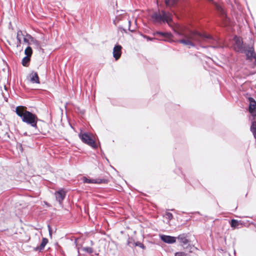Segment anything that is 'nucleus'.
I'll list each match as a JSON object with an SVG mask.
<instances>
[{
    "instance_id": "obj_1",
    "label": "nucleus",
    "mask_w": 256,
    "mask_h": 256,
    "mask_svg": "<svg viewBox=\"0 0 256 256\" xmlns=\"http://www.w3.org/2000/svg\"><path fill=\"white\" fill-rule=\"evenodd\" d=\"M174 32L176 35L182 37V39L177 42L188 46L189 48L194 47L196 43L198 44L202 41L212 40V37L210 35L202 34L196 31L186 32L183 28H180L179 30H174Z\"/></svg>"
},
{
    "instance_id": "obj_2",
    "label": "nucleus",
    "mask_w": 256,
    "mask_h": 256,
    "mask_svg": "<svg viewBox=\"0 0 256 256\" xmlns=\"http://www.w3.org/2000/svg\"><path fill=\"white\" fill-rule=\"evenodd\" d=\"M26 109L24 106H18L16 109V112L23 122L33 128H37V122L39 120L37 116L26 110Z\"/></svg>"
},
{
    "instance_id": "obj_3",
    "label": "nucleus",
    "mask_w": 256,
    "mask_h": 256,
    "mask_svg": "<svg viewBox=\"0 0 256 256\" xmlns=\"http://www.w3.org/2000/svg\"><path fill=\"white\" fill-rule=\"evenodd\" d=\"M151 18L153 22L159 24L165 22L170 24L172 20V14L169 12L163 10H158L154 12L151 16Z\"/></svg>"
},
{
    "instance_id": "obj_4",
    "label": "nucleus",
    "mask_w": 256,
    "mask_h": 256,
    "mask_svg": "<svg viewBox=\"0 0 256 256\" xmlns=\"http://www.w3.org/2000/svg\"><path fill=\"white\" fill-rule=\"evenodd\" d=\"M78 136L82 141L84 144H87L94 148H97V146L95 140H94L92 134L89 132H81L78 134Z\"/></svg>"
},
{
    "instance_id": "obj_5",
    "label": "nucleus",
    "mask_w": 256,
    "mask_h": 256,
    "mask_svg": "<svg viewBox=\"0 0 256 256\" xmlns=\"http://www.w3.org/2000/svg\"><path fill=\"white\" fill-rule=\"evenodd\" d=\"M234 50L243 53L245 51V48L247 46V44L243 43L242 39L236 36L234 38Z\"/></svg>"
},
{
    "instance_id": "obj_6",
    "label": "nucleus",
    "mask_w": 256,
    "mask_h": 256,
    "mask_svg": "<svg viewBox=\"0 0 256 256\" xmlns=\"http://www.w3.org/2000/svg\"><path fill=\"white\" fill-rule=\"evenodd\" d=\"M243 53L246 54L248 60H252L254 59V64L256 65V54L254 52V48L252 46L247 45L245 48V51Z\"/></svg>"
},
{
    "instance_id": "obj_7",
    "label": "nucleus",
    "mask_w": 256,
    "mask_h": 256,
    "mask_svg": "<svg viewBox=\"0 0 256 256\" xmlns=\"http://www.w3.org/2000/svg\"><path fill=\"white\" fill-rule=\"evenodd\" d=\"M249 108L248 111L252 116H256V102L252 98H248Z\"/></svg>"
},
{
    "instance_id": "obj_8",
    "label": "nucleus",
    "mask_w": 256,
    "mask_h": 256,
    "mask_svg": "<svg viewBox=\"0 0 256 256\" xmlns=\"http://www.w3.org/2000/svg\"><path fill=\"white\" fill-rule=\"evenodd\" d=\"M54 196L56 200L60 204H62V201L66 196V192L63 189H61L54 192Z\"/></svg>"
},
{
    "instance_id": "obj_9",
    "label": "nucleus",
    "mask_w": 256,
    "mask_h": 256,
    "mask_svg": "<svg viewBox=\"0 0 256 256\" xmlns=\"http://www.w3.org/2000/svg\"><path fill=\"white\" fill-rule=\"evenodd\" d=\"M122 47L120 45H116L113 50V56L116 60H118L122 54Z\"/></svg>"
},
{
    "instance_id": "obj_10",
    "label": "nucleus",
    "mask_w": 256,
    "mask_h": 256,
    "mask_svg": "<svg viewBox=\"0 0 256 256\" xmlns=\"http://www.w3.org/2000/svg\"><path fill=\"white\" fill-rule=\"evenodd\" d=\"M215 8L217 12L219 13L222 18L224 20L226 21L227 16L225 13V12L222 6L217 4H214Z\"/></svg>"
},
{
    "instance_id": "obj_11",
    "label": "nucleus",
    "mask_w": 256,
    "mask_h": 256,
    "mask_svg": "<svg viewBox=\"0 0 256 256\" xmlns=\"http://www.w3.org/2000/svg\"><path fill=\"white\" fill-rule=\"evenodd\" d=\"M161 240L166 243L173 244L176 241V238L166 235H161Z\"/></svg>"
},
{
    "instance_id": "obj_12",
    "label": "nucleus",
    "mask_w": 256,
    "mask_h": 256,
    "mask_svg": "<svg viewBox=\"0 0 256 256\" xmlns=\"http://www.w3.org/2000/svg\"><path fill=\"white\" fill-rule=\"evenodd\" d=\"M230 224L232 228L234 230L236 228H239L242 226V223L240 220L232 219L230 221Z\"/></svg>"
},
{
    "instance_id": "obj_13",
    "label": "nucleus",
    "mask_w": 256,
    "mask_h": 256,
    "mask_svg": "<svg viewBox=\"0 0 256 256\" xmlns=\"http://www.w3.org/2000/svg\"><path fill=\"white\" fill-rule=\"evenodd\" d=\"M178 239L179 240L180 243L184 246L189 242V240L186 238L184 234H180L178 236Z\"/></svg>"
},
{
    "instance_id": "obj_14",
    "label": "nucleus",
    "mask_w": 256,
    "mask_h": 256,
    "mask_svg": "<svg viewBox=\"0 0 256 256\" xmlns=\"http://www.w3.org/2000/svg\"><path fill=\"white\" fill-rule=\"evenodd\" d=\"M30 81L32 83L40 84L38 74L36 72H32L30 74Z\"/></svg>"
},
{
    "instance_id": "obj_15",
    "label": "nucleus",
    "mask_w": 256,
    "mask_h": 256,
    "mask_svg": "<svg viewBox=\"0 0 256 256\" xmlns=\"http://www.w3.org/2000/svg\"><path fill=\"white\" fill-rule=\"evenodd\" d=\"M48 242V240L46 238H44L42 239V242L39 246L36 247L34 250H39L41 251L42 250H43L46 246V245Z\"/></svg>"
},
{
    "instance_id": "obj_16",
    "label": "nucleus",
    "mask_w": 256,
    "mask_h": 256,
    "mask_svg": "<svg viewBox=\"0 0 256 256\" xmlns=\"http://www.w3.org/2000/svg\"><path fill=\"white\" fill-rule=\"evenodd\" d=\"M154 36H163L164 38H169L171 36L170 33L168 32H156L154 33Z\"/></svg>"
},
{
    "instance_id": "obj_17",
    "label": "nucleus",
    "mask_w": 256,
    "mask_h": 256,
    "mask_svg": "<svg viewBox=\"0 0 256 256\" xmlns=\"http://www.w3.org/2000/svg\"><path fill=\"white\" fill-rule=\"evenodd\" d=\"M83 182L84 183L87 184H99L100 182L97 181L96 180L94 179H88L86 178V177L83 178Z\"/></svg>"
},
{
    "instance_id": "obj_18",
    "label": "nucleus",
    "mask_w": 256,
    "mask_h": 256,
    "mask_svg": "<svg viewBox=\"0 0 256 256\" xmlns=\"http://www.w3.org/2000/svg\"><path fill=\"white\" fill-rule=\"evenodd\" d=\"M250 131L252 132L254 138L256 139V122H252L250 126Z\"/></svg>"
},
{
    "instance_id": "obj_19",
    "label": "nucleus",
    "mask_w": 256,
    "mask_h": 256,
    "mask_svg": "<svg viewBox=\"0 0 256 256\" xmlns=\"http://www.w3.org/2000/svg\"><path fill=\"white\" fill-rule=\"evenodd\" d=\"M26 36L29 38H30L32 42H33L34 44L36 47L38 48H40V43L37 40H34L30 34H26Z\"/></svg>"
},
{
    "instance_id": "obj_20",
    "label": "nucleus",
    "mask_w": 256,
    "mask_h": 256,
    "mask_svg": "<svg viewBox=\"0 0 256 256\" xmlns=\"http://www.w3.org/2000/svg\"><path fill=\"white\" fill-rule=\"evenodd\" d=\"M32 53V48L30 46H28L25 50H24V54L26 55V56H28L30 57Z\"/></svg>"
},
{
    "instance_id": "obj_21",
    "label": "nucleus",
    "mask_w": 256,
    "mask_h": 256,
    "mask_svg": "<svg viewBox=\"0 0 256 256\" xmlns=\"http://www.w3.org/2000/svg\"><path fill=\"white\" fill-rule=\"evenodd\" d=\"M30 60V57L28 56H24L22 60V64L24 66H26Z\"/></svg>"
},
{
    "instance_id": "obj_22",
    "label": "nucleus",
    "mask_w": 256,
    "mask_h": 256,
    "mask_svg": "<svg viewBox=\"0 0 256 256\" xmlns=\"http://www.w3.org/2000/svg\"><path fill=\"white\" fill-rule=\"evenodd\" d=\"M134 243H136L134 242V239L132 238H128L127 240V244L130 247H132L134 246Z\"/></svg>"
},
{
    "instance_id": "obj_23",
    "label": "nucleus",
    "mask_w": 256,
    "mask_h": 256,
    "mask_svg": "<svg viewBox=\"0 0 256 256\" xmlns=\"http://www.w3.org/2000/svg\"><path fill=\"white\" fill-rule=\"evenodd\" d=\"M82 250L89 254H91L93 252H94V250H93V248L91 247H84V248H82Z\"/></svg>"
},
{
    "instance_id": "obj_24",
    "label": "nucleus",
    "mask_w": 256,
    "mask_h": 256,
    "mask_svg": "<svg viewBox=\"0 0 256 256\" xmlns=\"http://www.w3.org/2000/svg\"><path fill=\"white\" fill-rule=\"evenodd\" d=\"M176 0H164L165 3L167 6H171L176 2Z\"/></svg>"
},
{
    "instance_id": "obj_25",
    "label": "nucleus",
    "mask_w": 256,
    "mask_h": 256,
    "mask_svg": "<svg viewBox=\"0 0 256 256\" xmlns=\"http://www.w3.org/2000/svg\"><path fill=\"white\" fill-rule=\"evenodd\" d=\"M134 246H139L144 250L146 248V246L144 245V244H142V243H141L140 242H136V243H134Z\"/></svg>"
},
{
    "instance_id": "obj_26",
    "label": "nucleus",
    "mask_w": 256,
    "mask_h": 256,
    "mask_svg": "<svg viewBox=\"0 0 256 256\" xmlns=\"http://www.w3.org/2000/svg\"><path fill=\"white\" fill-rule=\"evenodd\" d=\"M166 218H167L170 220L173 218L172 214L170 212H168L166 214Z\"/></svg>"
},
{
    "instance_id": "obj_27",
    "label": "nucleus",
    "mask_w": 256,
    "mask_h": 256,
    "mask_svg": "<svg viewBox=\"0 0 256 256\" xmlns=\"http://www.w3.org/2000/svg\"><path fill=\"white\" fill-rule=\"evenodd\" d=\"M22 36H24V34L21 30H19L17 32L16 38H22Z\"/></svg>"
},
{
    "instance_id": "obj_28",
    "label": "nucleus",
    "mask_w": 256,
    "mask_h": 256,
    "mask_svg": "<svg viewBox=\"0 0 256 256\" xmlns=\"http://www.w3.org/2000/svg\"><path fill=\"white\" fill-rule=\"evenodd\" d=\"M175 256H187V254L184 252H177L175 254Z\"/></svg>"
},
{
    "instance_id": "obj_29",
    "label": "nucleus",
    "mask_w": 256,
    "mask_h": 256,
    "mask_svg": "<svg viewBox=\"0 0 256 256\" xmlns=\"http://www.w3.org/2000/svg\"><path fill=\"white\" fill-rule=\"evenodd\" d=\"M30 38H28L27 36H26H26H24V42L26 44H29V40Z\"/></svg>"
},
{
    "instance_id": "obj_30",
    "label": "nucleus",
    "mask_w": 256,
    "mask_h": 256,
    "mask_svg": "<svg viewBox=\"0 0 256 256\" xmlns=\"http://www.w3.org/2000/svg\"><path fill=\"white\" fill-rule=\"evenodd\" d=\"M16 40H17L18 42V43L17 44V46L18 47V46H20V44L22 42V38H16Z\"/></svg>"
},
{
    "instance_id": "obj_31",
    "label": "nucleus",
    "mask_w": 256,
    "mask_h": 256,
    "mask_svg": "<svg viewBox=\"0 0 256 256\" xmlns=\"http://www.w3.org/2000/svg\"><path fill=\"white\" fill-rule=\"evenodd\" d=\"M130 24H131V22H130V20H128V30H129L130 31L134 32V30H130Z\"/></svg>"
},
{
    "instance_id": "obj_32",
    "label": "nucleus",
    "mask_w": 256,
    "mask_h": 256,
    "mask_svg": "<svg viewBox=\"0 0 256 256\" xmlns=\"http://www.w3.org/2000/svg\"><path fill=\"white\" fill-rule=\"evenodd\" d=\"M48 228L49 234H50V236H52L51 228L50 227V226H48Z\"/></svg>"
},
{
    "instance_id": "obj_33",
    "label": "nucleus",
    "mask_w": 256,
    "mask_h": 256,
    "mask_svg": "<svg viewBox=\"0 0 256 256\" xmlns=\"http://www.w3.org/2000/svg\"><path fill=\"white\" fill-rule=\"evenodd\" d=\"M119 20L120 19H118V17H116V20H114V22L116 24V21L118 22Z\"/></svg>"
},
{
    "instance_id": "obj_34",
    "label": "nucleus",
    "mask_w": 256,
    "mask_h": 256,
    "mask_svg": "<svg viewBox=\"0 0 256 256\" xmlns=\"http://www.w3.org/2000/svg\"><path fill=\"white\" fill-rule=\"evenodd\" d=\"M188 246L190 248L189 250L190 252H191L192 250L194 248V247L193 246H190V244H188Z\"/></svg>"
},
{
    "instance_id": "obj_35",
    "label": "nucleus",
    "mask_w": 256,
    "mask_h": 256,
    "mask_svg": "<svg viewBox=\"0 0 256 256\" xmlns=\"http://www.w3.org/2000/svg\"><path fill=\"white\" fill-rule=\"evenodd\" d=\"M188 248V246H187V247H186V248H184H184Z\"/></svg>"
}]
</instances>
